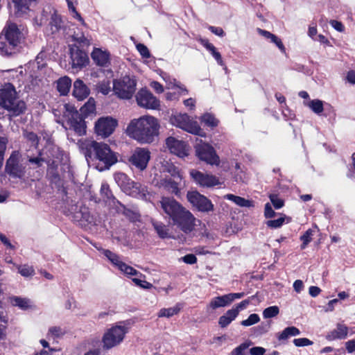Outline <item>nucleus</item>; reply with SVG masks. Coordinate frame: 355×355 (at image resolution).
<instances>
[{"label":"nucleus","mask_w":355,"mask_h":355,"mask_svg":"<svg viewBox=\"0 0 355 355\" xmlns=\"http://www.w3.org/2000/svg\"><path fill=\"white\" fill-rule=\"evenodd\" d=\"M158 205L162 209V214H166L165 218L171 220L182 232L189 233L194 229L195 217L174 198L162 197Z\"/></svg>","instance_id":"obj_1"},{"label":"nucleus","mask_w":355,"mask_h":355,"mask_svg":"<svg viewBox=\"0 0 355 355\" xmlns=\"http://www.w3.org/2000/svg\"><path fill=\"white\" fill-rule=\"evenodd\" d=\"M160 125L158 120L150 115L132 119L127 127V134L141 144H150L158 136Z\"/></svg>","instance_id":"obj_2"},{"label":"nucleus","mask_w":355,"mask_h":355,"mask_svg":"<svg viewBox=\"0 0 355 355\" xmlns=\"http://www.w3.org/2000/svg\"><path fill=\"white\" fill-rule=\"evenodd\" d=\"M53 112L55 121L65 129H71L80 136L85 134L84 120L73 105L69 103L60 105L58 108H53Z\"/></svg>","instance_id":"obj_3"},{"label":"nucleus","mask_w":355,"mask_h":355,"mask_svg":"<svg viewBox=\"0 0 355 355\" xmlns=\"http://www.w3.org/2000/svg\"><path fill=\"white\" fill-rule=\"evenodd\" d=\"M0 104L12 116H19L26 110L24 101L17 98L15 88L10 83L5 85L0 90Z\"/></svg>","instance_id":"obj_4"},{"label":"nucleus","mask_w":355,"mask_h":355,"mask_svg":"<svg viewBox=\"0 0 355 355\" xmlns=\"http://www.w3.org/2000/svg\"><path fill=\"white\" fill-rule=\"evenodd\" d=\"M116 184L129 195L144 200H150V194L146 186L139 182L132 181L125 173H116L114 174Z\"/></svg>","instance_id":"obj_5"},{"label":"nucleus","mask_w":355,"mask_h":355,"mask_svg":"<svg viewBox=\"0 0 355 355\" xmlns=\"http://www.w3.org/2000/svg\"><path fill=\"white\" fill-rule=\"evenodd\" d=\"M94 153L97 161L96 167L100 171L109 169L117 162L116 156L106 144L98 143Z\"/></svg>","instance_id":"obj_6"},{"label":"nucleus","mask_w":355,"mask_h":355,"mask_svg":"<svg viewBox=\"0 0 355 355\" xmlns=\"http://www.w3.org/2000/svg\"><path fill=\"white\" fill-rule=\"evenodd\" d=\"M137 80L134 76H125L113 81V91L121 99H130L136 90Z\"/></svg>","instance_id":"obj_7"},{"label":"nucleus","mask_w":355,"mask_h":355,"mask_svg":"<svg viewBox=\"0 0 355 355\" xmlns=\"http://www.w3.org/2000/svg\"><path fill=\"white\" fill-rule=\"evenodd\" d=\"M173 125L182 128V130L196 135L205 137V132L200 128L198 123L190 119L187 114H178L171 118Z\"/></svg>","instance_id":"obj_8"},{"label":"nucleus","mask_w":355,"mask_h":355,"mask_svg":"<svg viewBox=\"0 0 355 355\" xmlns=\"http://www.w3.org/2000/svg\"><path fill=\"white\" fill-rule=\"evenodd\" d=\"M150 159V153L146 148H136L128 158V164L131 168L139 171H144Z\"/></svg>","instance_id":"obj_9"},{"label":"nucleus","mask_w":355,"mask_h":355,"mask_svg":"<svg viewBox=\"0 0 355 355\" xmlns=\"http://www.w3.org/2000/svg\"><path fill=\"white\" fill-rule=\"evenodd\" d=\"M24 34L16 24L8 21L0 34V44H17L24 39Z\"/></svg>","instance_id":"obj_10"},{"label":"nucleus","mask_w":355,"mask_h":355,"mask_svg":"<svg viewBox=\"0 0 355 355\" xmlns=\"http://www.w3.org/2000/svg\"><path fill=\"white\" fill-rule=\"evenodd\" d=\"M128 329L125 326L116 325L105 332L103 338L104 347L110 349L119 345L124 338Z\"/></svg>","instance_id":"obj_11"},{"label":"nucleus","mask_w":355,"mask_h":355,"mask_svg":"<svg viewBox=\"0 0 355 355\" xmlns=\"http://www.w3.org/2000/svg\"><path fill=\"white\" fill-rule=\"evenodd\" d=\"M197 157L202 161L211 165H218L220 163L219 157L216 155L214 148L207 143H198L195 146Z\"/></svg>","instance_id":"obj_12"},{"label":"nucleus","mask_w":355,"mask_h":355,"mask_svg":"<svg viewBox=\"0 0 355 355\" xmlns=\"http://www.w3.org/2000/svg\"><path fill=\"white\" fill-rule=\"evenodd\" d=\"M82 46H70V64L73 69L80 70L86 67L89 62L87 52L81 48Z\"/></svg>","instance_id":"obj_13"},{"label":"nucleus","mask_w":355,"mask_h":355,"mask_svg":"<svg viewBox=\"0 0 355 355\" xmlns=\"http://www.w3.org/2000/svg\"><path fill=\"white\" fill-rule=\"evenodd\" d=\"M187 197L189 202L198 211L208 212L214 209L212 202L207 197L196 191H189Z\"/></svg>","instance_id":"obj_14"},{"label":"nucleus","mask_w":355,"mask_h":355,"mask_svg":"<svg viewBox=\"0 0 355 355\" xmlns=\"http://www.w3.org/2000/svg\"><path fill=\"white\" fill-rule=\"evenodd\" d=\"M117 124V121L110 116L101 117L96 122V133L103 138L108 137L113 133Z\"/></svg>","instance_id":"obj_15"},{"label":"nucleus","mask_w":355,"mask_h":355,"mask_svg":"<svg viewBox=\"0 0 355 355\" xmlns=\"http://www.w3.org/2000/svg\"><path fill=\"white\" fill-rule=\"evenodd\" d=\"M189 174L196 184L202 187L209 188L220 184L218 178L210 173L192 169L190 171Z\"/></svg>","instance_id":"obj_16"},{"label":"nucleus","mask_w":355,"mask_h":355,"mask_svg":"<svg viewBox=\"0 0 355 355\" xmlns=\"http://www.w3.org/2000/svg\"><path fill=\"white\" fill-rule=\"evenodd\" d=\"M136 100L139 106L146 109L157 110L160 105L159 101L146 89H141L138 92Z\"/></svg>","instance_id":"obj_17"},{"label":"nucleus","mask_w":355,"mask_h":355,"mask_svg":"<svg viewBox=\"0 0 355 355\" xmlns=\"http://www.w3.org/2000/svg\"><path fill=\"white\" fill-rule=\"evenodd\" d=\"M166 144L171 153L179 157L183 158L189 155V146L184 141L170 137L166 139Z\"/></svg>","instance_id":"obj_18"},{"label":"nucleus","mask_w":355,"mask_h":355,"mask_svg":"<svg viewBox=\"0 0 355 355\" xmlns=\"http://www.w3.org/2000/svg\"><path fill=\"white\" fill-rule=\"evenodd\" d=\"M6 172L14 178H21L25 173V168L18 163V155L12 153L6 162Z\"/></svg>","instance_id":"obj_19"},{"label":"nucleus","mask_w":355,"mask_h":355,"mask_svg":"<svg viewBox=\"0 0 355 355\" xmlns=\"http://www.w3.org/2000/svg\"><path fill=\"white\" fill-rule=\"evenodd\" d=\"M94 62L100 67H108L111 62L110 53L105 48H94L91 53Z\"/></svg>","instance_id":"obj_20"},{"label":"nucleus","mask_w":355,"mask_h":355,"mask_svg":"<svg viewBox=\"0 0 355 355\" xmlns=\"http://www.w3.org/2000/svg\"><path fill=\"white\" fill-rule=\"evenodd\" d=\"M64 27V22L62 19V17L55 9V14H53L49 22L46 26V32L51 35H55L58 33L61 30H62Z\"/></svg>","instance_id":"obj_21"},{"label":"nucleus","mask_w":355,"mask_h":355,"mask_svg":"<svg viewBox=\"0 0 355 355\" xmlns=\"http://www.w3.org/2000/svg\"><path fill=\"white\" fill-rule=\"evenodd\" d=\"M55 8L50 5L45 6L40 14L33 19L35 24L42 26L48 24L53 14H55Z\"/></svg>","instance_id":"obj_22"},{"label":"nucleus","mask_w":355,"mask_h":355,"mask_svg":"<svg viewBox=\"0 0 355 355\" xmlns=\"http://www.w3.org/2000/svg\"><path fill=\"white\" fill-rule=\"evenodd\" d=\"M230 304H231L227 294H225L211 298L209 304L207 305L206 309L207 312L210 313L217 309L225 307Z\"/></svg>","instance_id":"obj_23"},{"label":"nucleus","mask_w":355,"mask_h":355,"mask_svg":"<svg viewBox=\"0 0 355 355\" xmlns=\"http://www.w3.org/2000/svg\"><path fill=\"white\" fill-rule=\"evenodd\" d=\"M38 0H12L14 4L15 15L21 17L27 14L30 10V6L32 3H36Z\"/></svg>","instance_id":"obj_24"},{"label":"nucleus","mask_w":355,"mask_h":355,"mask_svg":"<svg viewBox=\"0 0 355 355\" xmlns=\"http://www.w3.org/2000/svg\"><path fill=\"white\" fill-rule=\"evenodd\" d=\"M89 89L82 80L77 79L73 83V96L78 101H83L89 94Z\"/></svg>","instance_id":"obj_25"},{"label":"nucleus","mask_w":355,"mask_h":355,"mask_svg":"<svg viewBox=\"0 0 355 355\" xmlns=\"http://www.w3.org/2000/svg\"><path fill=\"white\" fill-rule=\"evenodd\" d=\"M98 143V142L89 139H80L78 141V144L79 148L82 153L85 155L87 160H88V158H92V152L94 151Z\"/></svg>","instance_id":"obj_26"},{"label":"nucleus","mask_w":355,"mask_h":355,"mask_svg":"<svg viewBox=\"0 0 355 355\" xmlns=\"http://www.w3.org/2000/svg\"><path fill=\"white\" fill-rule=\"evenodd\" d=\"M348 334V328L343 324H338L336 329L332 330L326 336L328 340H334L336 339H345Z\"/></svg>","instance_id":"obj_27"},{"label":"nucleus","mask_w":355,"mask_h":355,"mask_svg":"<svg viewBox=\"0 0 355 355\" xmlns=\"http://www.w3.org/2000/svg\"><path fill=\"white\" fill-rule=\"evenodd\" d=\"M239 315L237 311L232 309H229L226 313L221 315L218 320V324L221 328L227 327L233 320H234Z\"/></svg>","instance_id":"obj_28"},{"label":"nucleus","mask_w":355,"mask_h":355,"mask_svg":"<svg viewBox=\"0 0 355 355\" xmlns=\"http://www.w3.org/2000/svg\"><path fill=\"white\" fill-rule=\"evenodd\" d=\"M71 87V80L68 76H63L57 80V89L60 95H67Z\"/></svg>","instance_id":"obj_29"},{"label":"nucleus","mask_w":355,"mask_h":355,"mask_svg":"<svg viewBox=\"0 0 355 355\" xmlns=\"http://www.w3.org/2000/svg\"><path fill=\"white\" fill-rule=\"evenodd\" d=\"M151 223L155 232L160 238L166 239L170 237L169 229L165 224L160 221H157L155 220H152Z\"/></svg>","instance_id":"obj_30"},{"label":"nucleus","mask_w":355,"mask_h":355,"mask_svg":"<svg viewBox=\"0 0 355 355\" xmlns=\"http://www.w3.org/2000/svg\"><path fill=\"white\" fill-rule=\"evenodd\" d=\"M304 105L318 115H320L324 110L323 102L319 99L304 101Z\"/></svg>","instance_id":"obj_31"},{"label":"nucleus","mask_w":355,"mask_h":355,"mask_svg":"<svg viewBox=\"0 0 355 355\" xmlns=\"http://www.w3.org/2000/svg\"><path fill=\"white\" fill-rule=\"evenodd\" d=\"M225 198L227 200H230L234 202L236 205L241 207H253V202L244 198L236 196L233 194H227L225 196Z\"/></svg>","instance_id":"obj_32"},{"label":"nucleus","mask_w":355,"mask_h":355,"mask_svg":"<svg viewBox=\"0 0 355 355\" xmlns=\"http://www.w3.org/2000/svg\"><path fill=\"white\" fill-rule=\"evenodd\" d=\"M300 334V331L295 327H288L285 328L281 333L277 335L279 340H285L291 336H296Z\"/></svg>","instance_id":"obj_33"},{"label":"nucleus","mask_w":355,"mask_h":355,"mask_svg":"<svg viewBox=\"0 0 355 355\" xmlns=\"http://www.w3.org/2000/svg\"><path fill=\"white\" fill-rule=\"evenodd\" d=\"M103 254L114 266L117 267L119 270L121 269V265L123 264L124 262L121 261L119 255L109 250H103Z\"/></svg>","instance_id":"obj_34"},{"label":"nucleus","mask_w":355,"mask_h":355,"mask_svg":"<svg viewBox=\"0 0 355 355\" xmlns=\"http://www.w3.org/2000/svg\"><path fill=\"white\" fill-rule=\"evenodd\" d=\"M162 186L169 192L178 195L180 190L178 188V183L171 178H164L162 180Z\"/></svg>","instance_id":"obj_35"},{"label":"nucleus","mask_w":355,"mask_h":355,"mask_svg":"<svg viewBox=\"0 0 355 355\" xmlns=\"http://www.w3.org/2000/svg\"><path fill=\"white\" fill-rule=\"evenodd\" d=\"M163 172L169 173L173 178H178L180 180L182 179V175L180 173L178 168L174 166L172 163L166 162L162 164Z\"/></svg>","instance_id":"obj_36"},{"label":"nucleus","mask_w":355,"mask_h":355,"mask_svg":"<svg viewBox=\"0 0 355 355\" xmlns=\"http://www.w3.org/2000/svg\"><path fill=\"white\" fill-rule=\"evenodd\" d=\"M180 311V306L177 304L176 306L168 309H162L159 310L157 315L159 318L166 317L170 318L179 313Z\"/></svg>","instance_id":"obj_37"},{"label":"nucleus","mask_w":355,"mask_h":355,"mask_svg":"<svg viewBox=\"0 0 355 355\" xmlns=\"http://www.w3.org/2000/svg\"><path fill=\"white\" fill-rule=\"evenodd\" d=\"M111 83L109 79H104L99 81L96 85V90L98 93L107 95L111 92Z\"/></svg>","instance_id":"obj_38"},{"label":"nucleus","mask_w":355,"mask_h":355,"mask_svg":"<svg viewBox=\"0 0 355 355\" xmlns=\"http://www.w3.org/2000/svg\"><path fill=\"white\" fill-rule=\"evenodd\" d=\"M82 113L86 116L95 112L96 102L93 98H89L87 103L80 108Z\"/></svg>","instance_id":"obj_39"},{"label":"nucleus","mask_w":355,"mask_h":355,"mask_svg":"<svg viewBox=\"0 0 355 355\" xmlns=\"http://www.w3.org/2000/svg\"><path fill=\"white\" fill-rule=\"evenodd\" d=\"M257 31L261 36L264 37L267 40H270V42L274 43L275 44H282L281 40L269 31L262 30L261 28H257Z\"/></svg>","instance_id":"obj_40"},{"label":"nucleus","mask_w":355,"mask_h":355,"mask_svg":"<svg viewBox=\"0 0 355 355\" xmlns=\"http://www.w3.org/2000/svg\"><path fill=\"white\" fill-rule=\"evenodd\" d=\"M12 305L19 306L22 309H26L30 306V301L19 297H13L10 299Z\"/></svg>","instance_id":"obj_41"},{"label":"nucleus","mask_w":355,"mask_h":355,"mask_svg":"<svg viewBox=\"0 0 355 355\" xmlns=\"http://www.w3.org/2000/svg\"><path fill=\"white\" fill-rule=\"evenodd\" d=\"M18 46H1L0 53L3 56H12L19 52Z\"/></svg>","instance_id":"obj_42"},{"label":"nucleus","mask_w":355,"mask_h":355,"mask_svg":"<svg viewBox=\"0 0 355 355\" xmlns=\"http://www.w3.org/2000/svg\"><path fill=\"white\" fill-rule=\"evenodd\" d=\"M72 41L78 42L79 44H90V41L85 36L84 33L80 31L74 32L72 35Z\"/></svg>","instance_id":"obj_43"},{"label":"nucleus","mask_w":355,"mask_h":355,"mask_svg":"<svg viewBox=\"0 0 355 355\" xmlns=\"http://www.w3.org/2000/svg\"><path fill=\"white\" fill-rule=\"evenodd\" d=\"M279 313V309L277 306H271L263 311V317L266 319L272 318L277 316Z\"/></svg>","instance_id":"obj_44"},{"label":"nucleus","mask_w":355,"mask_h":355,"mask_svg":"<svg viewBox=\"0 0 355 355\" xmlns=\"http://www.w3.org/2000/svg\"><path fill=\"white\" fill-rule=\"evenodd\" d=\"M260 321V318L257 313L250 314L246 320L241 322V324L244 327H250L258 323Z\"/></svg>","instance_id":"obj_45"},{"label":"nucleus","mask_w":355,"mask_h":355,"mask_svg":"<svg viewBox=\"0 0 355 355\" xmlns=\"http://www.w3.org/2000/svg\"><path fill=\"white\" fill-rule=\"evenodd\" d=\"M120 270L127 276H137L138 275H142L139 272L133 268L132 266L123 263L121 265Z\"/></svg>","instance_id":"obj_46"},{"label":"nucleus","mask_w":355,"mask_h":355,"mask_svg":"<svg viewBox=\"0 0 355 355\" xmlns=\"http://www.w3.org/2000/svg\"><path fill=\"white\" fill-rule=\"evenodd\" d=\"M313 231L311 229L306 230L304 234L301 236L300 239L302 241L301 249L304 250L306 248L307 245L311 241Z\"/></svg>","instance_id":"obj_47"},{"label":"nucleus","mask_w":355,"mask_h":355,"mask_svg":"<svg viewBox=\"0 0 355 355\" xmlns=\"http://www.w3.org/2000/svg\"><path fill=\"white\" fill-rule=\"evenodd\" d=\"M7 143L8 139L6 137H0V168L3 166Z\"/></svg>","instance_id":"obj_48"},{"label":"nucleus","mask_w":355,"mask_h":355,"mask_svg":"<svg viewBox=\"0 0 355 355\" xmlns=\"http://www.w3.org/2000/svg\"><path fill=\"white\" fill-rule=\"evenodd\" d=\"M201 120L206 125L211 126V127L216 126L218 124V121H216V119L214 118V116H212L210 114H204L202 116Z\"/></svg>","instance_id":"obj_49"},{"label":"nucleus","mask_w":355,"mask_h":355,"mask_svg":"<svg viewBox=\"0 0 355 355\" xmlns=\"http://www.w3.org/2000/svg\"><path fill=\"white\" fill-rule=\"evenodd\" d=\"M18 270L19 272L24 277H30L35 273L33 268L28 265L21 266L18 268Z\"/></svg>","instance_id":"obj_50"},{"label":"nucleus","mask_w":355,"mask_h":355,"mask_svg":"<svg viewBox=\"0 0 355 355\" xmlns=\"http://www.w3.org/2000/svg\"><path fill=\"white\" fill-rule=\"evenodd\" d=\"M207 50L213 55V57L216 59L217 62L220 65H223V62L222 60V58L220 53L216 51L214 46H205Z\"/></svg>","instance_id":"obj_51"},{"label":"nucleus","mask_w":355,"mask_h":355,"mask_svg":"<svg viewBox=\"0 0 355 355\" xmlns=\"http://www.w3.org/2000/svg\"><path fill=\"white\" fill-rule=\"evenodd\" d=\"M269 198L274 206V207L277 209L282 208L284 206V201L281 198H279L277 195L270 194L269 196Z\"/></svg>","instance_id":"obj_52"},{"label":"nucleus","mask_w":355,"mask_h":355,"mask_svg":"<svg viewBox=\"0 0 355 355\" xmlns=\"http://www.w3.org/2000/svg\"><path fill=\"white\" fill-rule=\"evenodd\" d=\"M285 217H280L276 220H270L266 222V225L268 227L271 228H279L284 223Z\"/></svg>","instance_id":"obj_53"},{"label":"nucleus","mask_w":355,"mask_h":355,"mask_svg":"<svg viewBox=\"0 0 355 355\" xmlns=\"http://www.w3.org/2000/svg\"><path fill=\"white\" fill-rule=\"evenodd\" d=\"M293 343L296 347H304L313 345V342L306 338H295Z\"/></svg>","instance_id":"obj_54"},{"label":"nucleus","mask_w":355,"mask_h":355,"mask_svg":"<svg viewBox=\"0 0 355 355\" xmlns=\"http://www.w3.org/2000/svg\"><path fill=\"white\" fill-rule=\"evenodd\" d=\"M52 152L53 153H55L57 155H56V157L55 159H49L47 161V163L49 166H52V167H57L58 164V162H59V157L58 155H60L61 154V153L60 152V150L58 148H52Z\"/></svg>","instance_id":"obj_55"},{"label":"nucleus","mask_w":355,"mask_h":355,"mask_svg":"<svg viewBox=\"0 0 355 355\" xmlns=\"http://www.w3.org/2000/svg\"><path fill=\"white\" fill-rule=\"evenodd\" d=\"M101 193L104 198L110 199L112 197V194L111 193V191L110 190V187L108 184L106 183L102 184L101 188Z\"/></svg>","instance_id":"obj_56"},{"label":"nucleus","mask_w":355,"mask_h":355,"mask_svg":"<svg viewBox=\"0 0 355 355\" xmlns=\"http://www.w3.org/2000/svg\"><path fill=\"white\" fill-rule=\"evenodd\" d=\"M132 282L137 285L140 286L141 288H146V289H150L153 287V284L145 281L141 280L138 278H133Z\"/></svg>","instance_id":"obj_57"},{"label":"nucleus","mask_w":355,"mask_h":355,"mask_svg":"<svg viewBox=\"0 0 355 355\" xmlns=\"http://www.w3.org/2000/svg\"><path fill=\"white\" fill-rule=\"evenodd\" d=\"M64 331L59 327H52L49 329V335L53 337H60L64 334Z\"/></svg>","instance_id":"obj_58"},{"label":"nucleus","mask_w":355,"mask_h":355,"mask_svg":"<svg viewBox=\"0 0 355 355\" xmlns=\"http://www.w3.org/2000/svg\"><path fill=\"white\" fill-rule=\"evenodd\" d=\"M250 303V300L247 299L244 300L240 303L237 304L235 306L232 308L233 310L237 311V314H239V312L243 309H245Z\"/></svg>","instance_id":"obj_59"},{"label":"nucleus","mask_w":355,"mask_h":355,"mask_svg":"<svg viewBox=\"0 0 355 355\" xmlns=\"http://www.w3.org/2000/svg\"><path fill=\"white\" fill-rule=\"evenodd\" d=\"M136 48L143 58H150V53L147 46H136Z\"/></svg>","instance_id":"obj_60"},{"label":"nucleus","mask_w":355,"mask_h":355,"mask_svg":"<svg viewBox=\"0 0 355 355\" xmlns=\"http://www.w3.org/2000/svg\"><path fill=\"white\" fill-rule=\"evenodd\" d=\"M264 215L267 218H272L275 215V212L269 203L265 205Z\"/></svg>","instance_id":"obj_61"},{"label":"nucleus","mask_w":355,"mask_h":355,"mask_svg":"<svg viewBox=\"0 0 355 355\" xmlns=\"http://www.w3.org/2000/svg\"><path fill=\"white\" fill-rule=\"evenodd\" d=\"M182 260L184 263L188 264H193L196 263L197 261L196 257L193 254H189L183 257Z\"/></svg>","instance_id":"obj_62"},{"label":"nucleus","mask_w":355,"mask_h":355,"mask_svg":"<svg viewBox=\"0 0 355 355\" xmlns=\"http://www.w3.org/2000/svg\"><path fill=\"white\" fill-rule=\"evenodd\" d=\"M330 24L338 31L343 32L345 30V26L342 22L337 20H331Z\"/></svg>","instance_id":"obj_63"},{"label":"nucleus","mask_w":355,"mask_h":355,"mask_svg":"<svg viewBox=\"0 0 355 355\" xmlns=\"http://www.w3.org/2000/svg\"><path fill=\"white\" fill-rule=\"evenodd\" d=\"M266 349L261 347H254L250 349L251 355H264Z\"/></svg>","instance_id":"obj_64"}]
</instances>
